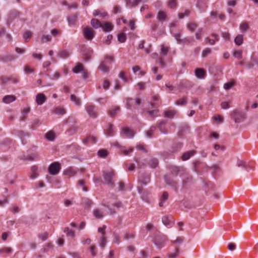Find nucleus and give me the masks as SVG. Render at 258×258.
<instances>
[{
	"instance_id": "obj_13",
	"label": "nucleus",
	"mask_w": 258,
	"mask_h": 258,
	"mask_svg": "<svg viewBox=\"0 0 258 258\" xmlns=\"http://www.w3.org/2000/svg\"><path fill=\"white\" fill-rule=\"evenodd\" d=\"M77 173V171L74 169L72 167L66 168L63 172V175L68 176L69 177L74 176Z\"/></svg>"
},
{
	"instance_id": "obj_46",
	"label": "nucleus",
	"mask_w": 258,
	"mask_h": 258,
	"mask_svg": "<svg viewBox=\"0 0 258 258\" xmlns=\"http://www.w3.org/2000/svg\"><path fill=\"white\" fill-rule=\"evenodd\" d=\"M113 125L111 124H108V127L106 130V134L107 136H111L113 135Z\"/></svg>"
},
{
	"instance_id": "obj_53",
	"label": "nucleus",
	"mask_w": 258,
	"mask_h": 258,
	"mask_svg": "<svg viewBox=\"0 0 258 258\" xmlns=\"http://www.w3.org/2000/svg\"><path fill=\"white\" fill-rule=\"evenodd\" d=\"M235 83L234 81H230L224 85V88L225 90H229L231 89L234 86Z\"/></svg>"
},
{
	"instance_id": "obj_32",
	"label": "nucleus",
	"mask_w": 258,
	"mask_h": 258,
	"mask_svg": "<svg viewBox=\"0 0 258 258\" xmlns=\"http://www.w3.org/2000/svg\"><path fill=\"white\" fill-rule=\"evenodd\" d=\"M169 49L170 48L169 47L166 46L163 44L161 45L160 49V54L163 56H166Z\"/></svg>"
},
{
	"instance_id": "obj_22",
	"label": "nucleus",
	"mask_w": 258,
	"mask_h": 258,
	"mask_svg": "<svg viewBox=\"0 0 258 258\" xmlns=\"http://www.w3.org/2000/svg\"><path fill=\"white\" fill-rule=\"evenodd\" d=\"M84 71L83 64L79 62L77 63L76 66L73 69V72L75 74L83 72Z\"/></svg>"
},
{
	"instance_id": "obj_48",
	"label": "nucleus",
	"mask_w": 258,
	"mask_h": 258,
	"mask_svg": "<svg viewBox=\"0 0 258 258\" xmlns=\"http://www.w3.org/2000/svg\"><path fill=\"white\" fill-rule=\"evenodd\" d=\"M118 41L120 43H124L126 39V35L124 33H121L117 36Z\"/></svg>"
},
{
	"instance_id": "obj_2",
	"label": "nucleus",
	"mask_w": 258,
	"mask_h": 258,
	"mask_svg": "<svg viewBox=\"0 0 258 258\" xmlns=\"http://www.w3.org/2000/svg\"><path fill=\"white\" fill-rule=\"evenodd\" d=\"M61 169V166L59 162H54L51 163L48 167V171L49 174L52 175H57Z\"/></svg>"
},
{
	"instance_id": "obj_25",
	"label": "nucleus",
	"mask_w": 258,
	"mask_h": 258,
	"mask_svg": "<svg viewBox=\"0 0 258 258\" xmlns=\"http://www.w3.org/2000/svg\"><path fill=\"white\" fill-rule=\"evenodd\" d=\"M93 215L97 219H100L103 217L102 212L98 209H95L93 210Z\"/></svg>"
},
{
	"instance_id": "obj_15",
	"label": "nucleus",
	"mask_w": 258,
	"mask_h": 258,
	"mask_svg": "<svg viewBox=\"0 0 258 258\" xmlns=\"http://www.w3.org/2000/svg\"><path fill=\"white\" fill-rule=\"evenodd\" d=\"M196 152L194 150H190L184 153L182 156L181 159L183 161H185L190 158V157L192 156L195 154Z\"/></svg>"
},
{
	"instance_id": "obj_45",
	"label": "nucleus",
	"mask_w": 258,
	"mask_h": 258,
	"mask_svg": "<svg viewBox=\"0 0 258 258\" xmlns=\"http://www.w3.org/2000/svg\"><path fill=\"white\" fill-rule=\"evenodd\" d=\"M51 40V36L49 35H43L41 37V43L50 42Z\"/></svg>"
},
{
	"instance_id": "obj_26",
	"label": "nucleus",
	"mask_w": 258,
	"mask_h": 258,
	"mask_svg": "<svg viewBox=\"0 0 258 258\" xmlns=\"http://www.w3.org/2000/svg\"><path fill=\"white\" fill-rule=\"evenodd\" d=\"M195 73L197 78L200 79L203 78L205 75V71L203 69L200 68L196 69Z\"/></svg>"
},
{
	"instance_id": "obj_5",
	"label": "nucleus",
	"mask_w": 258,
	"mask_h": 258,
	"mask_svg": "<svg viewBox=\"0 0 258 258\" xmlns=\"http://www.w3.org/2000/svg\"><path fill=\"white\" fill-rule=\"evenodd\" d=\"M232 115L236 123H239L242 121L245 117V114L243 113L239 112L237 110H234L232 112Z\"/></svg>"
},
{
	"instance_id": "obj_27",
	"label": "nucleus",
	"mask_w": 258,
	"mask_h": 258,
	"mask_svg": "<svg viewBox=\"0 0 258 258\" xmlns=\"http://www.w3.org/2000/svg\"><path fill=\"white\" fill-rule=\"evenodd\" d=\"M96 138L93 136H88L84 140L83 143L85 145H87L88 143L95 144L96 142Z\"/></svg>"
},
{
	"instance_id": "obj_38",
	"label": "nucleus",
	"mask_w": 258,
	"mask_h": 258,
	"mask_svg": "<svg viewBox=\"0 0 258 258\" xmlns=\"http://www.w3.org/2000/svg\"><path fill=\"white\" fill-rule=\"evenodd\" d=\"M58 56L62 58H66L69 57L70 53L66 50H61L58 53Z\"/></svg>"
},
{
	"instance_id": "obj_9",
	"label": "nucleus",
	"mask_w": 258,
	"mask_h": 258,
	"mask_svg": "<svg viewBox=\"0 0 258 258\" xmlns=\"http://www.w3.org/2000/svg\"><path fill=\"white\" fill-rule=\"evenodd\" d=\"M166 183L171 187H172L176 191H177V183L172 179L169 178L167 175L164 177Z\"/></svg>"
},
{
	"instance_id": "obj_62",
	"label": "nucleus",
	"mask_w": 258,
	"mask_h": 258,
	"mask_svg": "<svg viewBox=\"0 0 258 258\" xmlns=\"http://www.w3.org/2000/svg\"><path fill=\"white\" fill-rule=\"evenodd\" d=\"M78 184L82 187V189L84 191L88 190L87 187L85 186V181L83 179L79 180L78 181Z\"/></svg>"
},
{
	"instance_id": "obj_14",
	"label": "nucleus",
	"mask_w": 258,
	"mask_h": 258,
	"mask_svg": "<svg viewBox=\"0 0 258 258\" xmlns=\"http://www.w3.org/2000/svg\"><path fill=\"white\" fill-rule=\"evenodd\" d=\"M167 18V15L165 12L163 11H160L157 15V19L161 23L165 21Z\"/></svg>"
},
{
	"instance_id": "obj_52",
	"label": "nucleus",
	"mask_w": 258,
	"mask_h": 258,
	"mask_svg": "<svg viewBox=\"0 0 258 258\" xmlns=\"http://www.w3.org/2000/svg\"><path fill=\"white\" fill-rule=\"evenodd\" d=\"M242 51L241 50H236L233 53V55L237 58L238 59L240 60L242 58Z\"/></svg>"
},
{
	"instance_id": "obj_49",
	"label": "nucleus",
	"mask_w": 258,
	"mask_h": 258,
	"mask_svg": "<svg viewBox=\"0 0 258 258\" xmlns=\"http://www.w3.org/2000/svg\"><path fill=\"white\" fill-rule=\"evenodd\" d=\"M106 242L107 241L106 239V237L105 236H102L100 238L99 245L102 248H104L106 244Z\"/></svg>"
},
{
	"instance_id": "obj_11",
	"label": "nucleus",
	"mask_w": 258,
	"mask_h": 258,
	"mask_svg": "<svg viewBox=\"0 0 258 258\" xmlns=\"http://www.w3.org/2000/svg\"><path fill=\"white\" fill-rule=\"evenodd\" d=\"M166 124V121H161L157 123V126L161 133L164 134H167L168 133V131L167 129L165 127V124Z\"/></svg>"
},
{
	"instance_id": "obj_7",
	"label": "nucleus",
	"mask_w": 258,
	"mask_h": 258,
	"mask_svg": "<svg viewBox=\"0 0 258 258\" xmlns=\"http://www.w3.org/2000/svg\"><path fill=\"white\" fill-rule=\"evenodd\" d=\"M86 110L89 115L93 118L97 117V113L95 110V106L92 104H87L86 107Z\"/></svg>"
},
{
	"instance_id": "obj_12",
	"label": "nucleus",
	"mask_w": 258,
	"mask_h": 258,
	"mask_svg": "<svg viewBox=\"0 0 258 258\" xmlns=\"http://www.w3.org/2000/svg\"><path fill=\"white\" fill-rule=\"evenodd\" d=\"M46 100V98L42 93H38L36 96V102L38 105L43 104Z\"/></svg>"
},
{
	"instance_id": "obj_33",
	"label": "nucleus",
	"mask_w": 258,
	"mask_h": 258,
	"mask_svg": "<svg viewBox=\"0 0 258 258\" xmlns=\"http://www.w3.org/2000/svg\"><path fill=\"white\" fill-rule=\"evenodd\" d=\"M19 13L16 10L12 11L10 14L8 23H9V21H11L13 19L15 18L19 17Z\"/></svg>"
},
{
	"instance_id": "obj_54",
	"label": "nucleus",
	"mask_w": 258,
	"mask_h": 258,
	"mask_svg": "<svg viewBox=\"0 0 258 258\" xmlns=\"http://www.w3.org/2000/svg\"><path fill=\"white\" fill-rule=\"evenodd\" d=\"M156 127L155 126H152L150 127V130L146 132V136L148 138H151L152 133L156 130Z\"/></svg>"
},
{
	"instance_id": "obj_10",
	"label": "nucleus",
	"mask_w": 258,
	"mask_h": 258,
	"mask_svg": "<svg viewBox=\"0 0 258 258\" xmlns=\"http://www.w3.org/2000/svg\"><path fill=\"white\" fill-rule=\"evenodd\" d=\"M122 133L127 138H132L134 136V131L127 127L122 128Z\"/></svg>"
},
{
	"instance_id": "obj_51",
	"label": "nucleus",
	"mask_w": 258,
	"mask_h": 258,
	"mask_svg": "<svg viewBox=\"0 0 258 258\" xmlns=\"http://www.w3.org/2000/svg\"><path fill=\"white\" fill-rule=\"evenodd\" d=\"M239 28L241 32H246L248 29V25L246 23L243 22L240 24Z\"/></svg>"
},
{
	"instance_id": "obj_58",
	"label": "nucleus",
	"mask_w": 258,
	"mask_h": 258,
	"mask_svg": "<svg viewBox=\"0 0 258 258\" xmlns=\"http://www.w3.org/2000/svg\"><path fill=\"white\" fill-rule=\"evenodd\" d=\"M39 238H40L42 240L45 241L48 237V233L46 232H43L42 233L39 234L38 235Z\"/></svg>"
},
{
	"instance_id": "obj_63",
	"label": "nucleus",
	"mask_w": 258,
	"mask_h": 258,
	"mask_svg": "<svg viewBox=\"0 0 258 258\" xmlns=\"http://www.w3.org/2000/svg\"><path fill=\"white\" fill-rule=\"evenodd\" d=\"M17 57L14 55H8L6 56H5V58L4 59V60L5 61H12L15 60Z\"/></svg>"
},
{
	"instance_id": "obj_16",
	"label": "nucleus",
	"mask_w": 258,
	"mask_h": 258,
	"mask_svg": "<svg viewBox=\"0 0 258 258\" xmlns=\"http://www.w3.org/2000/svg\"><path fill=\"white\" fill-rule=\"evenodd\" d=\"M176 113L177 111L176 110H167L164 112V116L169 118H172Z\"/></svg>"
},
{
	"instance_id": "obj_60",
	"label": "nucleus",
	"mask_w": 258,
	"mask_h": 258,
	"mask_svg": "<svg viewBox=\"0 0 258 258\" xmlns=\"http://www.w3.org/2000/svg\"><path fill=\"white\" fill-rule=\"evenodd\" d=\"M189 13L190 12L188 10H186L184 13H179L178 15V17L180 19H183L184 17L188 16Z\"/></svg>"
},
{
	"instance_id": "obj_39",
	"label": "nucleus",
	"mask_w": 258,
	"mask_h": 258,
	"mask_svg": "<svg viewBox=\"0 0 258 258\" xmlns=\"http://www.w3.org/2000/svg\"><path fill=\"white\" fill-rule=\"evenodd\" d=\"M99 69L104 73H108L109 71V68L106 65L104 61L100 63Z\"/></svg>"
},
{
	"instance_id": "obj_57",
	"label": "nucleus",
	"mask_w": 258,
	"mask_h": 258,
	"mask_svg": "<svg viewBox=\"0 0 258 258\" xmlns=\"http://www.w3.org/2000/svg\"><path fill=\"white\" fill-rule=\"evenodd\" d=\"M107 152L106 150L102 149L100 150L98 152V155L100 157L105 158L107 156Z\"/></svg>"
},
{
	"instance_id": "obj_59",
	"label": "nucleus",
	"mask_w": 258,
	"mask_h": 258,
	"mask_svg": "<svg viewBox=\"0 0 258 258\" xmlns=\"http://www.w3.org/2000/svg\"><path fill=\"white\" fill-rule=\"evenodd\" d=\"M211 53V50L210 48H206L203 50L202 56L203 57H206L207 55Z\"/></svg>"
},
{
	"instance_id": "obj_55",
	"label": "nucleus",
	"mask_w": 258,
	"mask_h": 258,
	"mask_svg": "<svg viewBox=\"0 0 258 258\" xmlns=\"http://www.w3.org/2000/svg\"><path fill=\"white\" fill-rule=\"evenodd\" d=\"M187 102V98L186 97H183L182 99L178 100L175 102V104L179 105H183L186 104Z\"/></svg>"
},
{
	"instance_id": "obj_17",
	"label": "nucleus",
	"mask_w": 258,
	"mask_h": 258,
	"mask_svg": "<svg viewBox=\"0 0 258 258\" xmlns=\"http://www.w3.org/2000/svg\"><path fill=\"white\" fill-rule=\"evenodd\" d=\"M16 99V97L14 95H6L4 97L3 101L6 104H9L14 102Z\"/></svg>"
},
{
	"instance_id": "obj_21",
	"label": "nucleus",
	"mask_w": 258,
	"mask_h": 258,
	"mask_svg": "<svg viewBox=\"0 0 258 258\" xmlns=\"http://www.w3.org/2000/svg\"><path fill=\"white\" fill-rule=\"evenodd\" d=\"M78 15L75 14L69 16L68 18V22L70 25H74L78 19Z\"/></svg>"
},
{
	"instance_id": "obj_19",
	"label": "nucleus",
	"mask_w": 258,
	"mask_h": 258,
	"mask_svg": "<svg viewBox=\"0 0 258 258\" xmlns=\"http://www.w3.org/2000/svg\"><path fill=\"white\" fill-rule=\"evenodd\" d=\"M93 15L94 16H99L100 18H104L107 16L108 14L106 12H102L99 10H95L93 11Z\"/></svg>"
},
{
	"instance_id": "obj_42",
	"label": "nucleus",
	"mask_w": 258,
	"mask_h": 258,
	"mask_svg": "<svg viewBox=\"0 0 258 258\" xmlns=\"http://www.w3.org/2000/svg\"><path fill=\"white\" fill-rule=\"evenodd\" d=\"M184 240V238L183 236H178L177 237L175 240H171V243L172 244H181L182 243Z\"/></svg>"
},
{
	"instance_id": "obj_8",
	"label": "nucleus",
	"mask_w": 258,
	"mask_h": 258,
	"mask_svg": "<svg viewBox=\"0 0 258 258\" xmlns=\"http://www.w3.org/2000/svg\"><path fill=\"white\" fill-rule=\"evenodd\" d=\"M93 53V50L91 48H86L83 51L84 60L88 61L91 58V55Z\"/></svg>"
},
{
	"instance_id": "obj_64",
	"label": "nucleus",
	"mask_w": 258,
	"mask_h": 258,
	"mask_svg": "<svg viewBox=\"0 0 258 258\" xmlns=\"http://www.w3.org/2000/svg\"><path fill=\"white\" fill-rule=\"evenodd\" d=\"M106 229V226L104 225L101 227H99L98 229V232L100 233L102 236H105V229Z\"/></svg>"
},
{
	"instance_id": "obj_3",
	"label": "nucleus",
	"mask_w": 258,
	"mask_h": 258,
	"mask_svg": "<svg viewBox=\"0 0 258 258\" xmlns=\"http://www.w3.org/2000/svg\"><path fill=\"white\" fill-rule=\"evenodd\" d=\"M114 175L113 171H105L103 172V176L105 183L110 186L114 185L113 182L111 181L112 178Z\"/></svg>"
},
{
	"instance_id": "obj_29",
	"label": "nucleus",
	"mask_w": 258,
	"mask_h": 258,
	"mask_svg": "<svg viewBox=\"0 0 258 258\" xmlns=\"http://www.w3.org/2000/svg\"><path fill=\"white\" fill-rule=\"evenodd\" d=\"M91 24L95 29H98L101 27L100 21L97 19H92L91 21Z\"/></svg>"
},
{
	"instance_id": "obj_61",
	"label": "nucleus",
	"mask_w": 258,
	"mask_h": 258,
	"mask_svg": "<svg viewBox=\"0 0 258 258\" xmlns=\"http://www.w3.org/2000/svg\"><path fill=\"white\" fill-rule=\"evenodd\" d=\"M203 30V29L202 28H200L198 29V31L195 34V36L197 39L200 40L201 39Z\"/></svg>"
},
{
	"instance_id": "obj_23",
	"label": "nucleus",
	"mask_w": 258,
	"mask_h": 258,
	"mask_svg": "<svg viewBox=\"0 0 258 258\" xmlns=\"http://www.w3.org/2000/svg\"><path fill=\"white\" fill-rule=\"evenodd\" d=\"M37 158V155L35 154H33L31 155H29L26 156H23L20 157V159L24 160V161H32L34 160L36 158Z\"/></svg>"
},
{
	"instance_id": "obj_4",
	"label": "nucleus",
	"mask_w": 258,
	"mask_h": 258,
	"mask_svg": "<svg viewBox=\"0 0 258 258\" xmlns=\"http://www.w3.org/2000/svg\"><path fill=\"white\" fill-rule=\"evenodd\" d=\"M83 35L88 40H91L95 35V32L89 27H86L83 30Z\"/></svg>"
},
{
	"instance_id": "obj_47",
	"label": "nucleus",
	"mask_w": 258,
	"mask_h": 258,
	"mask_svg": "<svg viewBox=\"0 0 258 258\" xmlns=\"http://www.w3.org/2000/svg\"><path fill=\"white\" fill-rule=\"evenodd\" d=\"M184 168L182 167H177V166H172L171 167V171L172 173H175L176 175L181 171H183Z\"/></svg>"
},
{
	"instance_id": "obj_43",
	"label": "nucleus",
	"mask_w": 258,
	"mask_h": 258,
	"mask_svg": "<svg viewBox=\"0 0 258 258\" xmlns=\"http://www.w3.org/2000/svg\"><path fill=\"white\" fill-rule=\"evenodd\" d=\"M63 232L66 233L67 236H71L72 238H74L75 236V232L68 227L64 228Z\"/></svg>"
},
{
	"instance_id": "obj_34",
	"label": "nucleus",
	"mask_w": 258,
	"mask_h": 258,
	"mask_svg": "<svg viewBox=\"0 0 258 258\" xmlns=\"http://www.w3.org/2000/svg\"><path fill=\"white\" fill-rule=\"evenodd\" d=\"M113 25L108 22H106L103 24L102 29L105 32H109L113 29Z\"/></svg>"
},
{
	"instance_id": "obj_31",
	"label": "nucleus",
	"mask_w": 258,
	"mask_h": 258,
	"mask_svg": "<svg viewBox=\"0 0 258 258\" xmlns=\"http://www.w3.org/2000/svg\"><path fill=\"white\" fill-rule=\"evenodd\" d=\"M31 175H30V178L31 179H35L38 176V174L37 173V166H33L31 167Z\"/></svg>"
},
{
	"instance_id": "obj_18",
	"label": "nucleus",
	"mask_w": 258,
	"mask_h": 258,
	"mask_svg": "<svg viewBox=\"0 0 258 258\" xmlns=\"http://www.w3.org/2000/svg\"><path fill=\"white\" fill-rule=\"evenodd\" d=\"M194 41V38L190 37H187L182 38L179 41V44L182 45H189Z\"/></svg>"
},
{
	"instance_id": "obj_1",
	"label": "nucleus",
	"mask_w": 258,
	"mask_h": 258,
	"mask_svg": "<svg viewBox=\"0 0 258 258\" xmlns=\"http://www.w3.org/2000/svg\"><path fill=\"white\" fill-rule=\"evenodd\" d=\"M150 181V175L147 173H142L139 176L138 182L140 185L138 186L137 189L138 192L141 196V198L146 202L149 201V198L147 196V190L143 187V186H146Z\"/></svg>"
},
{
	"instance_id": "obj_20",
	"label": "nucleus",
	"mask_w": 258,
	"mask_h": 258,
	"mask_svg": "<svg viewBox=\"0 0 258 258\" xmlns=\"http://www.w3.org/2000/svg\"><path fill=\"white\" fill-rule=\"evenodd\" d=\"M168 199V194L167 191H164L160 198V202L159 203V206L160 207H162L165 202Z\"/></svg>"
},
{
	"instance_id": "obj_30",
	"label": "nucleus",
	"mask_w": 258,
	"mask_h": 258,
	"mask_svg": "<svg viewBox=\"0 0 258 258\" xmlns=\"http://www.w3.org/2000/svg\"><path fill=\"white\" fill-rule=\"evenodd\" d=\"M45 138L49 141H53L55 139V135L53 131L48 132L45 135Z\"/></svg>"
},
{
	"instance_id": "obj_56",
	"label": "nucleus",
	"mask_w": 258,
	"mask_h": 258,
	"mask_svg": "<svg viewBox=\"0 0 258 258\" xmlns=\"http://www.w3.org/2000/svg\"><path fill=\"white\" fill-rule=\"evenodd\" d=\"M119 110V107H115L109 111V115L111 117H114L116 112Z\"/></svg>"
},
{
	"instance_id": "obj_28",
	"label": "nucleus",
	"mask_w": 258,
	"mask_h": 258,
	"mask_svg": "<svg viewBox=\"0 0 258 258\" xmlns=\"http://www.w3.org/2000/svg\"><path fill=\"white\" fill-rule=\"evenodd\" d=\"M236 166L239 167H242L245 169H247L248 167V165L245 161L239 159L236 161Z\"/></svg>"
},
{
	"instance_id": "obj_44",
	"label": "nucleus",
	"mask_w": 258,
	"mask_h": 258,
	"mask_svg": "<svg viewBox=\"0 0 258 258\" xmlns=\"http://www.w3.org/2000/svg\"><path fill=\"white\" fill-rule=\"evenodd\" d=\"M70 99L76 105L80 106L81 105V100L77 98L75 95H71Z\"/></svg>"
},
{
	"instance_id": "obj_24",
	"label": "nucleus",
	"mask_w": 258,
	"mask_h": 258,
	"mask_svg": "<svg viewBox=\"0 0 258 258\" xmlns=\"http://www.w3.org/2000/svg\"><path fill=\"white\" fill-rule=\"evenodd\" d=\"M18 136L21 138L22 144L25 145L26 143V141H25V138L29 137V134L28 132L20 131L18 133Z\"/></svg>"
},
{
	"instance_id": "obj_50",
	"label": "nucleus",
	"mask_w": 258,
	"mask_h": 258,
	"mask_svg": "<svg viewBox=\"0 0 258 258\" xmlns=\"http://www.w3.org/2000/svg\"><path fill=\"white\" fill-rule=\"evenodd\" d=\"M83 202L86 207L88 208L91 207L93 204V202L92 201V200L88 198L84 199L83 200Z\"/></svg>"
},
{
	"instance_id": "obj_35",
	"label": "nucleus",
	"mask_w": 258,
	"mask_h": 258,
	"mask_svg": "<svg viewBox=\"0 0 258 258\" xmlns=\"http://www.w3.org/2000/svg\"><path fill=\"white\" fill-rule=\"evenodd\" d=\"M53 112L56 114L62 115L66 113V111L63 108L58 107L54 109Z\"/></svg>"
},
{
	"instance_id": "obj_37",
	"label": "nucleus",
	"mask_w": 258,
	"mask_h": 258,
	"mask_svg": "<svg viewBox=\"0 0 258 258\" xmlns=\"http://www.w3.org/2000/svg\"><path fill=\"white\" fill-rule=\"evenodd\" d=\"M148 164L151 168H156L158 165V160L156 158H151L149 160Z\"/></svg>"
},
{
	"instance_id": "obj_40",
	"label": "nucleus",
	"mask_w": 258,
	"mask_h": 258,
	"mask_svg": "<svg viewBox=\"0 0 258 258\" xmlns=\"http://www.w3.org/2000/svg\"><path fill=\"white\" fill-rule=\"evenodd\" d=\"M187 27L190 32H193L197 28L198 25L195 22H190L187 24Z\"/></svg>"
},
{
	"instance_id": "obj_36",
	"label": "nucleus",
	"mask_w": 258,
	"mask_h": 258,
	"mask_svg": "<svg viewBox=\"0 0 258 258\" xmlns=\"http://www.w3.org/2000/svg\"><path fill=\"white\" fill-rule=\"evenodd\" d=\"M179 249L177 247H175L173 252H169L167 253L168 258H176L179 253Z\"/></svg>"
},
{
	"instance_id": "obj_6",
	"label": "nucleus",
	"mask_w": 258,
	"mask_h": 258,
	"mask_svg": "<svg viewBox=\"0 0 258 258\" xmlns=\"http://www.w3.org/2000/svg\"><path fill=\"white\" fill-rule=\"evenodd\" d=\"M167 239V237L165 235H162L156 237L154 242L155 244L159 248H161L164 246L165 241Z\"/></svg>"
},
{
	"instance_id": "obj_41",
	"label": "nucleus",
	"mask_w": 258,
	"mask_h": 258,
	"mask_svg": "<svg viewBox=\"0 0 258 258\" xmlns=\"http://www.w3.org/2000/svg\"><path fill=\"white\" fill-rule=\"evenodd\" d=\"M234 42L237 45H240L243 43V35L238 34L234 39Z\"/></svg>"
}]
</instances>
